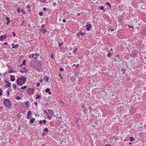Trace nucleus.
Segmentation results:
<instances>
[{"mask_svg": "<svg viewBox=\"0 0 146 146\" xmlns=\"http://www.w3.org/2000/svg\"><path fill=\"white\" fill-rule=\"evenodd\" d=\"M26 80V78L24 76L19 77L16 80V83L20 86H22L25 83Z\"/></svg>", "mask_w": 146, "mask_h": 146, "instance_id": "nucleus-1", "label": "nucleus"}, {"mask_svg": "<svg viewBox=\"0 0 146 146\" xmlns=\"http://www.w3.org/2000/svg\"><path fill=\"white\" fill-rule=\"evenodd\" d=\"M53 110H45L44 112L46 113V116L49 120H50L52 118V116L54 117H56L55 115H54V113Z\"/></svg>", "mask_w": 146, "mask_h": 146, "instance_id": "nucleus-2", "label": "nucleus"}, {"mask_svg": "<svg viewBox=\"0 0 146 146\" xmlns=\"http://www.w3.org/2000/svg\"><path fill=\"white\" fill-rule=\"evenodd\" d=\"M4 105L7 107L10 108L11 106L10 102L8 99H5L4 101Z\"/></svg>", "mask_w": 146, "mask_h": 146, "instance_id": "nucleus-3", "label": "nucleus"}, {"mask_svg": "<svg viewBox=\"0 0 146 146\" xmlns=\"http://www.w3.org/2000/svg\"><path fill=\"white\" fill-rule=\"evenodd\" d=\"M35 91V89L34 88H28L27 89V92L28 94H33Z\"/></svg>", "mask_w": 146, "mask_h": 146, "instance_id": "nucleus-4", "label": "nucleus"}, {"mask_svg": "<svg viewBox=\"0 0 146 146\" xmlns=\"http://www.w3.org/2000/svg\"><path fill=\"white\" fill-rule=\"evenodd\" d=\"M32 114V112L31 111H29L27 113V119H30V118L31 117V115Z\"/></svg>", "mask_w": 146, "mask_h": 146, "instance_id": "nucleus-5", "label": "nucleus"}, {"mask_svg": "<svg viewBox=\"0 0 146 146\" xmlns=\"http://www.w3.org/2000/svg\"><path fill=\"white\" fill-rule=\"evenodd\" d=\"M7 38V36L5 34L4 35H1L0 36V40L1 41H3V40L4 39H6Z\"/></svg>", "mask_w": 146, "mask_h": 146, "instance_id": "nucleus-6", "label": "nucleus"}, {"mask_svg": "<svg viewBox=\"0 0 146 146\" xmlns=\"http://www.w3.org/2000/svg\"><path fill=\"white\" fill-rule=\"evenodd\" d=\"M92 27V25L91 24H88L86 26V29L88 31H90Z\"/></svg>", "mask_w": 146, "mask_h": 146, "instance_id": "nucleus-7", "label": "nucleus"}, {"mask_svg": "<svg viewBox=\"0 0 146 146\" xmlns=\"http://www.w3.org/2000/svg\"><path fill=\"white\" fill-rule=\"evenodd\" d=\"M5 82L6 83L5 85L6 88L9 87L11 86V84L9 82L5 81Z\"/></svg>", "mask_w": 146, "mask_h": 146, "instance_id": "nucleus-8", "label": "nucleus"}, {"mask_svg": "<svg viewBox=\"0 0 146 146\" xmlns=\"http://www.w3.org/2000/svg\"><path fill=\"white\" fill-rule=\"evenodd\" d=\"M10 81L11 82H14L15 80V76L12 75H11L10 76Z\"/></svg>", "mask_w": 146, "mask_h": 146, "instance_id": "nucleus-9", "label": "nucleus"}, {"mask_svg": "<svg viewBox=\"0 0 146 146\" xmlns=\"http://www.w3.org/2000/svg\"><path fill=\"white\" fill-rule=\"evenodd\" d=\"M35 120V119L34 118H32L30 120L29 122L30 123L32 124L34 123Z\"/></svg>", "mask_w": 146, "mask_h": 146, "instance_id": "nucleus-10", "label": "nucleus"}, {"mask_svg": "<svg viewBox=\"0 0 146 146\" xmlns=\"http://www.w3.org/2000/svg\"><path fill=\"white\" fill-rule=\"evenodd\" d=\"M6 19L7 20V25H9V23L10 22V18L8 17H6Z\"/></svg>", "mask_w": 146, "mask_h": 146, "instance_id": "nucleus-11", "label": "nucleus"}, {"mask_svg": "<svg viewBox=\"0 0 146 146\" xmlns=\"http://www.w3.org/2000/svg\"><path fill=\"white\" fill-rule=\"evenodd\" d=\"M44 80L46 82H48V78L47 76H45L44 78Z\"/></svg>", "mask_w": 146, "mask_h": 146, "instance_id": "nucleus-12", "label": "nucleus"}, {"mask_svg": "<svg viewBox=\"0 0 146 146\" xmlns=\"http://www.w3.org/2000/svg\"><path fill=\"white\" fill-rule=\"evenodd\" d=\"M12 87L13 89L15 90H16L17 85L15 84H13L12 85Z\"/></svg>", "mask_w": 146, "mask_h": 146, "instance_id": "nucleus-13", "label": "nucleus"}, {"mask_svg": "<svg viewBox=\"0 0 146 146\" xmlns=\"http://www.w3.org/2000/svg\"><path fill=\"white\" fill-rule=\"evenodd\" d=\"M14 43L12 44V45L13 46V48H17L19 46V45L18 44H16L14 46Z\"/></svg>", "mask_w": 146, "mask_h": 146, "instance_id": "nucleus-14", "label": "nucleus"}, {"mask_svg": "<svg viewBox=\"0 0 146 146\" xmlns=\"http://www.w3.org/2000/svg\"><path fill=\"white\" fill-rule=\"evenodd\" d=\"M50 90L49 88H47L45 90V92H48L49 94H50L51 93V92H50Z\"/></svg>", "mask_w": 146, "mask_h": 146, "instance_id": "nucleus-15", "label": "nucleus"}, {"mask_svg": "<svg viewBox=\"0 0 146 146\" xmlns=\"http://www.w3.org/2000/svg\"><path fill=\"white\" fill-rule=\"evenodd\" d=\"M29 102L28 101H27L26 102H25L26 105L25 106L27 108H28L29 107Z\"/></svg>", "mask_w": 146, "mask_h": 146, "instance_id": "nucleus-16", "label": "nucleus"}, {"mask_svg": "<svg viewBox=\"0 0 146 146\" xmlns=\"http://www.w3.org/2000/svg\"><path fill=\"white\" fill-rule=\"evenodd\" d=\"M41 97V95L38 94H37L36 95V99H37Z\"/></svg>", "mask_w": 146, "mask_h": 146, "instance_id": "nucleus-17", "label": "nucleus"}, {"mask_svg": "<svg viewBox=\"0 0 146 146\" xmlns=\"http://www.w3.org/2000/svg\"><path fill=\"white\" fill-rule=\"evenodd\" d=\"M27 87L26 86H22L21 87V89L22 90L26 89L27 88Z\"/></svg>", "mask_w": 146, "mask_h": 146, "instance_id": "nucleus-18", "label": "nucleus"}, {"mask_svg": "<svg viewBox=\"0 0 146 146\" xmlns=\"http://www.w3.org/2000/svg\"><path fill=\"white\" fill-rule=\"evenodd\" d=\"M64 44V42H62V43H60L59 44L58 46H60V49H62V47H60L63 44Z\"/></svg>", "mask_w": 146, "mask_h": 146, "instance_id": "nucleus-19", "label": "nucleus"}, {"mask_svg": "<svg viewBox=\"0 0 146 146\" xmlns=\"http://www.w3.org/2000/svg\"><path fill=\"white\" fill-rule=\"evenodd\" d=\"M43 131L44 132H48V129L46 127L43 129Z\"/></svg>", "mask_w": 146, "mask_h": 146, "instance_id": "nucleus-20", "label": "nucleus"}, {"mask_svg": "<svg viewBox=\"0 0 146 146\" xmlns=\"http://www.w3.org/2000/svg\"><path fill=\"white\" fill-rule=\"evenodd\" d=\"M134 138H133V137H130V140L131 141H133L134 140Z\"/></svg>", "mask_w": 146, "mask_h": 146, "instance_id": "nucleus-21", "label": "nucleus"}, {"mask_svg": "<svg viewBox=\"0 0 146 146\" xmlns=\"http://www.w3.org/2000/svg\"><path fill=\"white\" fill-rule=\"evenodd\" d=\"M3 90L0 88V96H1L3 94Z\"/></svg>", "mask_w": 146, "mask_h": 146, "instance_id": "nucleus-22", "label": "nucleus"}, {"mask_svg": "<svg viewBox=\"0 0 146 146\" xmlns=\"http://www.w3.org/2000/svg\"><path fill=\"white\" fill-rule=\"evenodd\" d=\"M15 98L18 100H20L21 99V97L19 96H17L15 97Z\"/></svg>", "mask_w": 146, "mask_h": 146, "instance_id": "nucleus-23", "label": "nucleus"}, {"mask_svg": "<svg viewBox=\"0 0 146 146\" xmlns=\"http://www.w3.org/2000/svg\"><path fill=\"white\" fill-rule=\"evenodd\" d=\"M32 57H31V55H29V58H33L34 57V54H32Z\"/></svg>", "mask_w": 146, "mask_h": 146, "instance_id": "nucleus-24", "label": "nucleus"}, {"mask_svg": "<svg viewBox=\"0 0 146 146\" xmlns=\"http://www.w3.org/2000/svg\"><path fill=\"white\" fill-rule=\"evenodd\" d=\"M80 35H84V34H85V33H83L82 31H80Z\"/></svg>", "mask_w": 146, "mask_h": 146, "instance_id": "nucleus-25", "label": "nucleus"}, {"mask_svg": "<svg viewBox=\"0 0 146 146\" xmlns=\"http://www.w3.org/2000/svg\"><path fill=\"white\" fill-rule=\"evenodd\" d=\"M106 4L107 5H108L109 6V7H111V4H110V3H109V2H107L106 3Z\"/></svg>", "mask_w": 146, "mask_h": 146, "instance_id": "nucleus-26", "label": "nucleus"}, {"mask_svg": "<svg viewBox=\"0 0 146 146\" xmlns=\"http://www.w3.org/2000/svg\"><path fill=\"white\" fill-rule=\"evenodd\" d=\"M42 32L44 33H45L46 32V30L45 29H43L42 30Z\"/></svg>", "mask_w": 146, "mask_h": 146, "instance_id": "nucleus-27", "label": "nucleus"}, {"mask_svg": "<svg viewBox=\"0 0 146 146\" xmlns=\"http://www.w3.org/2000/svg\"><path fill=\"white\" fill-rule=\"evenodd\" d=\"M26 62V61L25 60H23V62L22 64L23 65H25V64Z\"/></svg>", "mask_w": 146, "mask_h": 146, "instance_id": "nucleus-28", "label": "nucleus"}, {"mask_svg": "<svg viewBox=\"0 0 146 146\" xmlns=\"http://www.w3.org/2000/svg\"><path fill=\"white\" fill-rule=\"evenodd\" d=\"M46 120H44L42 121V123L44 124H45L46 123Z\"/></svg>", "mask_w": 146, "mask_h": 146, "instance_id": "nucleus-29", "label": "nucleus"}, {"mask_svg": "<svg viewBox=\"0 0 146 146\" xmlns=\"http://www.w3.org/2000/svg\"><path fill=\"white\" fill-rule=\"evenodd\" d=\"M10 92H9V90H8L7 91V94L8 95L7 96V97H9V96L10 95Z\"/></svg>", "mask_w": 146, "mask_h": 146, "instance_id": "nucleus-30", "label": "nucleus"}, {"mask_svg": "<svg viewBox=\"0 0 146 146\" xmlns=\"http://www.w3.org/2000/svg\"><path fill=\"white\" fill-rule=\"evenodd\" d=\"M111 54L110 52L107 55V56L108 57H110L111 56Z\"/></svg>", "mask_w": 146, "mask_h": 146, "instance_id": "nucleus-31", "label": "nucleus"}, {"mask_svg": "<svg viewBox=\"0 0 146 146\" xmlns=\"http://www.w3.org/2000/svg\"><path fill=\"white\" fill-rule=\"evenodd\" d=\"M78 50V48H76L75 50H73V52L74 53H76V51Z\"/></svg>", "mask_w": 146, "mask_h": 146, "instance_id": "nucleus-32", "label": "nucleus"}, {"mask_svg": "<svg viewBox=\"0 0 146 146\" xmlns=\"http://www.w3.org/2000/svg\"><path fill=\"white\" fill-rule=\"evenodd\" d=\"M44 13V12H43V13H42V12H40L39 13V15H40V16H42V14Z\"/></svg>", "mask_w": 146, "mask_h": 146, "instance_id": "nucleus-33", "label": "nucleus"}, {"mask_svg": "<svg viewBox=\"0 0 146 146\" xmlns=\"http://www.w3.org/2000/svg\"><path fill=\"white\" fill-rule=\"evenodd\" d=\"M21 13H23L24 14L25 13V11L23 10H21Z\"/></svg>", "mask_w": 146, "mask_h": 146, "instance_id": "nucleus-34", "label": "nucleus"}, {"mask_svg": "<svg viewBox=\"0 0 146 146\" xmlns=\"http://www.w3.org/2000/svg\"><path fill=\"white\" fill-rule=\"evenodd\" d=\"M36 85L38 87H39L40 86V83H38V82L36 84Z\"/></svg>", "mask_w": 146, "mask_h": 146, "instance_id": "nucleus-35", "label": "nucleus"}, {"mask_svg": "<svg viewBox=\"0 0 146 146\" xmlns=\"http://www.w3.org/2000/svg\"><path fill=\"white\" fill-rule=\"evenodd\" d=\"M35 56H37L38 57L40 56V54L38 53H36L35 54Z\"/></svg>", "mask_w": 146, "mask_h": 146, "instance_id": "nucleus-36", "label": "nucleus"}, {"mask_svg": "<svg viewBox=\"0 0 146 146\" xmlns=\"http://www.w3.org/2000/svg\"><path fill=\"white\" fill-rule=\"evenodd\" d=\"M35 116L36 117H39V115H38V114H35Z\"/></svg>", "mask_w": 146, "mask_h": 146, "instance_id": "nucleus-37", "label": "nucleus"}, {"mask_svg": "<svg viewBox=\"0 0 146 146\" xmlns=\"http://www.w3.org/2000/svg\"><path fill=\"white\" fill-rule=\"evenodd\" d=\"M104 146H111V145L109 144H106Z\"/></svg>", "mask_w": 146, "mask_h": 146, "instance_id": "nucleus-38", "label": "nucleus"}, {"mask_svg": "<svg viewBox=\"0 0 146 146\" xmlns=\"http://www.w3.org/2000/svg\"><path fill=\"white\" fill-rule=\"evenodd\" d=\"M79 65L78 64L76 65L75 64H73V66H75L76 67H77Z\"/></svg>", "mask_w": 146, "mask_h": 146, "instance_id": "nucleus-39", "label": "nucleus"}, {"mask_svg": "<svg viewBox=\"0 0 146 146\" xmlns=\"http://www.w3.org/2000/svg\"><path fill=\"white\" fill-rule=\"evenodd\" d=\"M56 3H55V2H54V3H53L52 5H53V6H56Z\"/></svg>", "mask_w": 146, "mask_h": 146, "instance_id": "nucleus-40", "label": "nucleus"}, {"mask_svg": "<svg viewBox=\"0 0 146 146\" xmlns=\"http://www.w3.org/2000/svg\"><path fill=\"white\" fill-rule=\"evenodd\" d=\"M35 105L36 106H38V103L37 102H35Z\"/></svg>", "mask_w": 146, "mask_h": 146, "instance_id": "nucleus-41", "label": "nucleus"}, {"mask_svg": "<svg viewBox=\"0 0 146 146\" xmlns=\"http://www.w3.org/2000/svg\"><path fill=\"white\" fill-rule=\"evenodd\" d=\"M62 21L64 23H65L66 22V20L65 19H64L62 20Z\"/></svg>", "mask_w": 146, "mask_h": 146, "instance_id": "nucleus-42", "label": "nucleus"}, {"mask_svg": "<svg viewBox=\"0 0 146 146\" xmlns=\"http://www.w3.org/2000/svg\"><path fill=\"white\" fill-rule=\"evenodd\" d=\"M60 70L61 71H64V69L63 68H60Z\"/></svg>", "mask_w": 146, "mask_h": 146, "instance_id": "nucleus-43", "label": "nucleus"}, {"mask_svg": "<svg viewBox=\"0 0 146 146\" xmlns=\"http://www.w3.org/2000/svg\"><path fill=\"white\" fill-rule=\"evenodd\" d=\"M50 57H51V58L52 59H53L54 58V57H53V54H52L51 55V56H50Z\"/></svg>", "mask_w": 146, "mask_h": 146, "instance_id": "nucleus-44", "label": "nucleus"}, {"mask_svg": "<svg viewBox=\"0 0 146 146\" xmlns=\"http://www.w3.org/2000/svg\"><path fill=\"white\" fill-rule=\"evenodd\" d=\"M12 33H13V36H15L16 35H15V33L14 32H13Z\"/></svg>", "mask_w": 146, "mask_h": 146, "instance_id": "nucleus-45", "label": "nucleus"}, {"mask_svg": "<svg viewBox=\"0 0 146 146\" xmlns=\"http://www.w3.org/2000/svg\"><path fill=\"white\" fill-rule=\"evenodd\" d=\"M100 7V9H104V7L103 6H101Z\"/></svg>", "mask_w": 146, "mask_h": 146, "instance_id": "nucleus-46", "label": "nucleus"}, {"mask_svg": "<svg viewBox=\"0 0 146 146\" xmlns=\"http://www.w3.org/2000/svg\"><path fill=\"white\" fill-rule=\"evenodd\" d=\"M42 121L41 120V121H39V123L40 124H42Z\"/></svg>", "mask_w": 146, "mask_h": 146, "instance_id": "nucleus-47", "label": "nucleus"}, {"mask_svg": "<svg viewBox=\"0 0 146 146\" xmlns=\"http://www.w3.org/2000/svg\"><path fill=\"white\" fill-rule=\"evenodd\" d=\"M41 1L42 2L44 3L45 1V0H41Z\"/></svg>", "mask_w": 146, "mask_h": 146, "instance_id": "nucleus-48", "label": "nucleus"}, {"mask_svg": "<svg viewBox=\"0 0 146 146\" xmlns=\"http://www.w3.org/2000/svg\"><path fill=\"white\" fill-rule=\"evenodd\" d=\"M128 27H129V28H133V27H132V26H130V25H128Z\"/></svg>", "mask_w": 146, "mask_h": 146, "instance_id": "nucleus-49", "label": "nucleus"}, {"mask_svg": "<svg viewBox=\"0 0 146 146\" xmlns=\"http://www.w3.org/2000/svg\"><path fill=\"white\" fill-rule=\"evenodd\" d=\"M4 44H5V45H7L8 44H7V42H5L4 43Z\"/></svg>", "mask_w": 146, "mask_h": 146, "instance_id": "nucleus-50", "label": "nucleus"}, {"mask_svg": "<svg viewBox=\"0 0 146 146\" xmlns=\"http://www.w3.org/2000/svg\"><path fill=\"white\" fill-rule=\"evenodd\" d=\"M17 10V12H18V13H20V10Z\"/></svg>", "mask_w": 146, "mask_h": 146, "instance_id": "nucleus-51", "label": "nucleus"}, {"mask_svg": "<svg viewBox=\"0 0 146 146\" xmlns=\"http://www.w3.org/2000/svg\"><path fill=\"white\" fill-rule=\"evenodd\" d=\"M80 32L79 33H77V36H79L80 35Z\"/></svg>", "mask_w": 146, "mask_h": 146, "instance_id": "nucleus-52", "label": "nucleus"}, {"mask_svg": "<svg viewBox=\"0 0 146 146\" xmlns=\"http://www.w3.org/2000/svg\"><path fill=\"white\" fill-rule=\"evenodd\" d=\"M25 22V20H23L22 22V23H21V25H23V23Z\"/></svg>", "mask_w": 146, "mask_h": 146, "instance_id": "nucleus-53", "label": "nucleus"}, {"mask_svg": "<svg viewBox=\"0 0 146 146\" xmlns=\"http://www.w3.org/2000/svg\"><path fill=\"white\" fill-rule=\"evenodd\" d=\"M37 57V56H35V59L36 60H37V57Z\"/></svg>", "mask_w": 146, "mask_h": 146, "instance_id": "nucleus-54", "label": "nucleus"}, {"mask_svg": "<svg viewBox=\"0 0 146 146\" xmlns=\"http://www.w3.org/2000/svg\"><path fill=\"white\" fill-rule=\"evenodd\" d=\"M77 15L78 16H80V13H78Z\"/></svg>", "mask_w": 146, "mask_h": 146, "instance_id": "nucleus-55", "label": "nucleus"}, {"mask_svg": "<svg viewBox=\"0 0 146 146\" xmlns=\"http://www.w3.org/2000/svg\"><path fill=\"white\" fill-rule=\"evenodd\" d=\"M42 81H43L42 80V79H41L40 80V82L41 83H42Z\"/></svg>", "mask_w": 146, "mask_h": 146, "instance_id": "nucleus-56", "label": "nucleus"}, {"mask_svg": "<svg viewBox=\"0 0 146 146\" xmlns=\"http://www.w3.org/2000/svg\"><path fill=\"white\" fill-rule=\"evenodd\" d=\"M3 108V107H0V110L2 109Z\"/></svg>", "mask_w": 146, "mask_h": 146, "instance_id": "nucleus-57", "label": "nucleus"}, {"mask_svg": "<svg viewBox=\"0 0 146 146\" xmlns=\"http://www.w3.org/2000/svg\"><path fill=\"white\" fill-rule=\"evenodd\" d=\"M46 134V133H43L42 135H44Z\"/></svg>", "mask_w": 146, "mask_h": 146, "instance_id": "nucleus-58", "label": "nucleus"}, {"mask_svg": "<svg viewBox=\"0 0 146 146\" xmlns=\"http://www.w3.org/2000/svg\"><path fill=\"white\" fill-rule=\"evenodd\" d=\"M111 30L112 31H114V29H111Z\"/></svg>", "mask_w": 146, "mask_h": 146, "instance_id": "nucleus-59", "label": "nucleus"}, {"mask_svg": "<svg viewBox=\"0 0 146 146\" xmlns=\"http://www.w3.org/2000/svg\"><path fill=\"white\" fill-rule=\"evenodd\" d=\"M129 144L130 145H131L132 144V143H129Z\"/></svg>", "mask_w": 146, "mask_h": 146, "instance_id": "nucleus-60", "label": "nucleus"}, {"mask_svg": "<svg viewBox=\"0 0 146 146\" xmlns=\"http://www.w3.org/2000/svg\"><path fill=\"white\" fill-rule=\"evenodd\" d=\"M23 64H21L20 65V66H22Z\"/></svg>", "mask_w": 146, "mask_h": 146, "instance_id": "nucleus-61", "label": "nucleus"}, {"mask_svg": "<svg viewBox=\"0 0 146 146\" xmlns=\"http://www.w3.org/2000/svg\"><path fill=\"white\" fill-rule=\"evenodd\" d=\"M82 108H85V107L84 106H82Z\"/></svg>", "mask_w": 146, "mask_h": 146, "instance_id": "nucleus-62", "label": "nucleus"}, {"mask_svg": "<svg viewBox=\"0 0 146 146\" xmlns=\"http://www.w3.org/2000/svg\"><path fill=\"white\" fill-rule=\"evenodd\" d=\"M86 111V109H85V110H84L83 111L84 112V111Z\"/></svg>", "mask_w": 146, "mask_h": 146, "instance_id": "nucleus-63", "label": "nucleus"}, {"mask_svg": "<svg viewBox=\"0 0 146 146\" xmlns=\"http://www.w3.org/2000/svg\"><path fill=\"white\" fill-rule=\"evenodd\" d=\"M41 146H44V144H43Z\"/></svg>", "mask_w": 146, "mask_h": 146, "instance_id": "nucleus-64", "label": "nucleus"}]
</instances>
